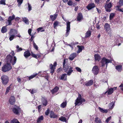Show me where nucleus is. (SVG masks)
Instances as JSON below:
<instances>
[{"label": "nucleus", "instance_id": "obj_1", "mask_svg": "<svg viewBox=\"0 0 123 123\" xmlns=\"http://www.w3.org/2000/svg\"><path fill=\"white\" fill-rule=\"evenodd\" d=\"M66 60L64 59L63 62V69L65 72L67 73V75H70L73 72V67L69 64H66Z\"/></svg>", "mask_w": 123, "mask_h": 123}, {"label": "nucleus", "instance_id": "obj_2", "mask_svg": "<svg viewBox=\"0 0 123 123\" xmlns=\"http://www.w3.org/2000/svg\"><path fill=\"white\" fill-rule=\"evenodd\" d=\"M6 59L7 62L10 63L13 65L16 62L17 58L15 56H12L11 55H9L7 56Z\"/></svg>", "mask_w": 123, "mask_h": 123}, {"label": "nucleus", "instance_id": "obj_3", "mask_svg": "<svg viewBox=\"0 0 123 123\" xmlns=\"http://www.w3.org/2000/svg\"><path fill=\"white\" fill-rule=\"evenodd\" d=\"M85 101L84 99L81 98V96L80 94H79L78 97L75 100V105L79 106L82 104Z\"/></svg>", "mask_w": 123, "mask_h": 123}, {"label": "nucleus", "instance_id": "obj_4", "mask_svg": "<svg viewBox=\"0 0 123 123\" xmlns=\"http://www.w3.org/2000/svg\"><path fill=\"white\" fill-rule=\"evenodd\" d=\"M12 67L11 64L7 63L3 65L2 68V71L4 72L8 71L10 70Z\"/></svg>", "mask_w": 123, "mask_h": 123}, {"label": "nucleus", "instance_id": "obj_5", "mask_svg": "<svg viewBox=\"0 0 123 123\" xmlns=\"http://www.w3.org/2000/svg\"><path fill=\"white\" fill-rule=\"evenodd\" d=\"M112 61H113V59L111 58L110 60H109L105 57H104L102 59L101 61L102 66H104L106 65V67H107V64L108 63H111V62Z\"/></svg>", "mask_w": 123, "mask_h": 123}, {"label": "nucleus", "instance_id": "obj_6", "mask_svg": "<svg viewBox=\"0 0 123 123\" xmlns=\"http://www.w3.org/2000/svg\"><path fill=\"white\" fill-rule=\"evenodd\" d=\"M1 80L2 81V83L4 85H5L7 84L9 81V78L6 75H4L1 77Z\"/></svg>", "mask_w": 123, "mask_h": 123}, {"label": "nucleus", "instance_id": "obj_7", "mask_svg": "<svg viewBox=\"0 0 123 123\" xmlns=\"http://www.w3.org/2000/svg\"><path fill=\"white\" fill-rule=\"evenodd\" d=\"M104 27L106 32L108 34H110L111 31L110 25L106 23L104 25Z\"/></svg>", "mask_w": 123, "mask_h": 123}, {"label": "nucleus", "instance_id": "obj_8", "mask_svg": "<svg viewBox=\"0 0 123 123\" xmlns=\"http://www.w3.org/2000/svg\"><path fill=\"white\" fill-rule=\"evenodd\" d=\"M70 22H67V29L66 30V34L65 36L67 37L69 34L70 31Z\"/></svg>", "mask_w": 123, "mask_h": 123}, {"label": "nucleus", "instance_id": "obj_9", "mask_svg": "<svg viewBox=\"0 0 123 123\" xmlns=\"http://www.w3.org/2000/svg\"><path fill=\"white\" fill-rule=\"evenodd\" d=\"M15 18V16L13 15L12 16H10L8 18L7 20L8 22L6 23L7 25H12L11 21L14 19Z\"/></svg>", "mask_w": 123, "mask_h": 123}, {"label": "nucleus", "instance_id": "obj_10", "mask_svg": "<svg viewBox=\"0 0 123 123\" xmlns=\"http://www.w3.org/2000/svg\"><path fill=\"white\" fill-rule=\"evenodd\" d=\"M12 111L14 113L18 114L21 111V109L19 107L16 105L13 108Z\"/></svg>", "mask_w": 123, "mask_h": 123}, {"label": "nucleus", "instance_id": "obj_11", "mask_svg": "<svg viewBox=\"0 0 123 123\" xmlns=\"http://www.w3.org/2000/svg\"><path fill=\"white\" fill-rule=\"evenodd\" d=\"M92 71L94 75H97L98 73L99 69L97 66H95L93 67Z\"/></svg>", "mask_w": 123, "mask_h": 123}, {"label": "nucleus", "instance_id": "obj_12", "mask_svg": "<svg viewBox=\"0 0 123 123\" xmlns=\"http://www.w3.org/2000/svg\"><path fill=\"white\" fill-rule=\"evenodd\" d=\"M111 6V3L110 2L109 3H106L105 7L106 11L107 12H110L111 10L110 8Z\"/></svg>", "mask_w": 123, "mask_h": 123}, {"label": "nucleus", "instance_id": "obj_13", "mask_svg": "<svg viewBox=\"0 0 123 123\" xmlns=\"http://www.w3.org/2000/svg\"><path fill=\"white\" fill-rule=\"evenodd\" d=\"M9 103L11 105L14 104L15 102V98L13 96H12L9 99Z\"/></svg>", "mask_w": 123, "mask_h": 123}, {"label": "nucleus", "instance_id": "obj_14", "mask_svg": "<svg viewBox=\"0 0 123 123\" xmlns=\"http://www.w3.org/2000/svg\"><path fill=\"white\" fill-rule=\"evenodd\" d=\"M95 7V5L94 3H91L88 4L87 6V9L90 10Z\"/></svg>", "mask_w": 123, "mask_h": 123}, {"label": "nucleus", "instance_id": "obj_15", "mask_svg": "<svg viewBox=\"0 0 123 123\" xmlns=\"http://www.w3.org/2000/svg\"><path fill=\"white\" fill-rule=\"evenodd\" d=\"M49 116L51 118H55L57 117V116L52 111H51L49 112Z\"/></svg>", "mask_w": 123, "mask_h": 123}, {"label": "nucleus", "instance_id": "obj_16", "mask_svg": "<svg viewBox=\"0 0 123 123\" xmlns=\"http://www.w3.org/2000/svg\"><path fill=\"white\" fill-rule=\"evenodd\" d=\"M77 55L76 53H73L70 55L69 59L71 61L73 60L76 57Z\"/></svg>", "mask_w": 123, "mask_h": 123}, {"label": "nucleus", "instance_id": "obj_17", "mask_svg": "<svg viewBox=\"0 0 123 123\" xmlns=\"http://www.w3.org/2000/svg\"><path fill=\"white\" fill-rule=\"evenodd\" d=\"M77 47L78 48V50L77 52V53L78 54L81 52L82 50L84 48V46H82L78 45L77 46Z\"/></svg>", "mask_w": 123, "mask_h": 123}, {"label": "nucleus", "instance_id": "obj_18", "mask_svg": "<svg viewBox=\"0 0 123 123\" xmlns=\"http://www.w3.org/2000/svg\"><path fill=\"white\" fill-rule=\"evenodd\" d=\"M31 55V54L29 50H27L24 53V56L26 58H28Z\"/></svg>", "mask_w": 123, "mask_h": 123}, {"label": "nucleus", "instance_id": "obj_19", "mask_svg": "<svg viewBox=\"0 0 123 123\" xmlns=\"http://www.w3.org/2000/svg\"><path fill=\"white\" fill-rule=\"evenodd\" d=\"M93 83V81L92 80H90L86 82L84 84L86 86H90L92 85Z\"/></svg>", "mask_w": 123, "mask_h": 123}, {"label": "nucleus", "instance_id": "obj_20", "mask_svg": "<svg viewBox=\"0 0 123 123\" xmlns=\"http://www.w3.org/2000/svg\"><path fill=\"white\" fill-rule=\"evenodd\" d=\"M58 14L55 13L53 15H51L50 17L52 21H54L56 18L58 16Z\"/></svg>", "mask_w": 123, "mask_h": 123}, {"label": "nucleus", "instance_id": "obj_21", "mask_svg": "<svg viewBox=\"0 0 123 123\" xmlns=\"http://www.w3.org/2000/svg\"><path fill=\"white\" fill-rule=\"evenodd\" d=\"M18 33V31L17 30L15 29H11L9 32V34L15 35Z\"/></svg>", "mask_w": 123, "mask_h": 123}, {"label": "nucleus", "instance_id": "obj_22", "mask_svg": "<svg viewBox=\"0 0 123 123\" xmlns=\"http://www.w3.org/2000/svg\"><path fill=\"white\" fill-rule=\"evenodd\" d=\"M67 74H64L61 75V79L64 80H67Z\"/></svg>", "mask_w": 123, "mask_h": 123}, {"label": "nucleus", "instance_id": "obj_23", "mask_svg": "<svg viewBox=\"0 0 123 123\" xmlns=\"http://www.w3.org/2000/svg\"><path fill=\"white\" fill-rule=\"evenodd\" d=\"M77 20L78 21H80L83 19V16L81 13H79L77 17Z\"/></svg>", "mask_w": 123, "mask_h": 123}, {"label": "nucleus", "instance_id": "obj_24", "mask_svg": "<svg viewBox=\"0 0 123 123\" xmlns=\"http://www.w3.org/2000/svg\"><path fill=\"white\" fill-rule=\"evenodd\" d=\"M42 101L43 105L46 106L47 105V101L46 99L44 98H42Z\"/></svg>", "mask_w": 123, "mask_h": 123}, {"label": "nucleus", "instance_id": "obj_25", "mask_svg": "<svg viewBox=\"0 0 123 123\" xmlns=\"http://www.w3.org/2000/svg\"><path fill=\"white\" fill-rule=\"evenodd\" d=\"M31 55L32 57L36 59H37L40 57L41 56L40 54H38L36 55L32 53H31Z\"/></svg>", "mask_w": 123, "mask_h": 123}, {"label": "nucleus", "instance_id": "obj_26", "mask_svg": "<svg viewBox=\"0 0 123 123\" xmlns=\"http://www.w3.org/2000/svg\"><path fill=\"white\" fill-rule=\"evenodd\" d=\"M95 60L99 61L100 59V55L98 54H95L94 55Z\"/></svg>", "mask_w": 123, "mask_h": 123}, {"label": "nucleus", "instance_id": "obj_27", "mask_svg": "<svg viewBox=\"0 0 123 123\" xmlns=\"http://www.w3.org/2000/svg\"><path fill=\"white\" fill-rule=\"evenodd\" d=\"M43 119V117L41 116L39 117L37 120V123H40Z\"/></svg>", "mask_w": 123, "mask_h": 123}, {"label": "nucleus", "instance_id": "obj_28", "mask_svg": "<svg viewBox=\"0 0 123 123\" xmlns=\"http://www.w3.org/2000/svg\"><path fill=\"white\" fill-rule=\"evenodd\" d=\"M91 32L89 30L87 31L85 37L87 38L90 37L91 35Z\"/></svg>", "mask_w": 123, "mask_h": 123}, {"label": "nucleus", "instance_id": "obj_29", "mask_svg": "<svg viewBox=\"0 0 123 123\" xmlns=\"http://www.w3.org/2000/svg\"><path fill=\"white\" fill-rule=\"evenodd\" d=\"M46 73V72L44 71H41L39 72L38 74H39V75L42 77H44L45 76V74Z\"/></svg>", "mask_w": 123, "mask_h": 123}, {"label": "nucleus", "instance_id": "obj_30", "mask_svg": "<svg viewBox=\"0 0 123 123\" xmlns=\"http://www.w3.org/2000/svg\"><path fill=\"white\" fill-rule=\"evenodd\" d=\"M58 89L59 88L58 87H55L51 91V92L53 94L54 93L57 92Z\"/></svg>", "mask_w": 123, "mask_h": 123}, {"label": "nucleus", "instance_id": "obj_31", "mask_svg": "<svg viewBox=\"0 0 123 123\" xmlns=\"http://www.w3.org/2000/svg\"><path fill=\"white\" fill-rule=\"evenodd\" d=\"M38 74L37 73H34L33 75H31L29 77V80H30L31 79L34 78Z\"/></svg>", "mask_w": 123, "mask_h": 123}, {"label": "nucleus", "instance_id": "obj_32", "mask_svg": "<svg viewBox=\"0 0 123 123\" xmlns=\"http://www.w3.org/2000/svg\"><path fill=\"white\" fill-rule=\"evenodd\" d=\"M116 69L119 72H121L122 70V67L121 65H118L116 67Z\"/></svg>", "mask_w": 123, "mask_h": 123}, {"label": "nucleus", "instance_id": "obj_33", "mask_svg": "<svg viewBox=\"0 0 123 123\" xmlns=\"http://www.w3.org/2000/svg\"><path fill=\"white\" fill-rule=\"evenodd\" d=\"M7 31L6 26H4L2 27L1 30V32L2 33L6 32Z\"/></svg>", "mask_w": 123, "mask_h": 123}, {"label": "nucleus", "instance_id": "obj_34", "mask_svg": "<svg viewBox=\"0 0 123 123\" xmlns=\"http://www.w3.org/2000/svg\"><path fill=\"white\" fill-rule=\"evenodd\" d=\"M50 68L51 69V73H53L54 70V67L53 66L52 64H51L50 65Z\"/></svg>", "mask_w": 123, "mask_h": 123}, {"label": "nucleus", "instance_id": "obj_35", "mask_svg": "<svg viewBox=\"0 0 123 123\" xmlns=\"http://www.w3.org/2000/svg\"><path fill=\"white\" fill-rule=\"evenodd\" d=\"M99 111L103 113H107L108 112V111L107 110L104 109H103L99 107L98 108Z\"/></svg>", "mask_w": 123, "mask_h": 123}, {"label": "nucleus", "instance_id": "obj_36", "mask_svg": "<svg viewBox=\"0 0 123 123\" xmlns=\"http://www.w3.org/2000/svg\"><path fill=\"white\" fill-rule=\"evenodd\" d=\"M59 119L60 120H61L63 122H67L66 119L65 117H62L59 118Z\"/></svg>", "mask_w": 123, "mask_h": 123}, {"label": "nucleus", "instance_id": "obj_37", "mask_svg": "<svg viewBox=\"0 0 123 123\" xmlns=\"http://www.w3.org/2000/svg\"><path fill=\"white\" fill-rule=\"evenodd\" d=\"M67 102L66 101L63 102L61 105V107L63 108H64L66 106Z\"/></svg>", "mask_w": 123, "mask_h": 123}, {"label": "nucleus", "instance_id": "obj_38", "mask_svg": "<svg viewBox=\"0 0 123 123\" xmlns=\"http://www.w3.org/2000/svg\"><path fill=\"white\" fill-rule=\"evenodd\" d=\"M23 21L26 24H29V21L28 19L26 18H23Z\"/></svg>", "mask_w": 123, "mask_h": 123}, {"label": "nucleus", "instance_id": "obj_39", "mask_svg": "<svg viewBox=\"0 0 123 123\" xmlns=\"http://www.w3.org/2000/svg\"><path fill=\"white\" fill-rule=\"evenodd\" d=\"M114 102H112L109 104V107L110 109H112L114 106Z\"/></svg>", "mask_w": 123, "mask_h": 123}, {"label": "nucleus", "instance_id": "obj_40", "mask_svg": "<svg viewBox=\"0 0 123 123\" xmlns=\"http://www.w3.org/2000/svg\"><path fill=\"white\" fill-rule=\"evenodd\" d=\"M95 121L96 123H102L100 119L98 117L95 118Z\"/></svg>", "mask_w": 123, "mask_h": 123}, {"label": "nucleus", "instance_id": "obj_41", "mask_svg": "<svg viewBox=\"0 0 123 123\" xmlns=\"http://www.w3.org/2000/svg\"><path fill=\"white\" fill-rule=\"evenodd\" d=\"M37 30L38 32L39 31H40L41 32H43L45 31L43 29V27H41L38 28L37 29Z\"/></svg>", "mask_w": 123, "mask_h": 123}, {"label": "nucleus", "instance_id": "obj_42", "mask_svg": "<svg viewBox=\"0 0 123 123\" xmlns=\"http://www.w3.org/2000/svg\"><path fill=\"white\" fill-rule=\"evenodd\" d=\"M9 35H10V37L9 39L10 41H11L15 37V35L11 34H9Z\"/></svg>", "mask_w": 123, "mask_h": 123}, {"label": "nucleus", "instance_id": "obj_43", "mask_svg": "<svg viewBox=\"0 0 123 123\" xmlns=\"http://www.w3.org/2000/svg\"><path fill=\"white\" fill-rule=\"evenodd\" d=\"M108 92V94L109 95H110L112 94L113 92V89L111 88L108 89L107 91Z\"/></svg>", "mask_w": 123, "mask_h": 123}, {"label": "nucleus", "instance_id": "obj_44", "mask_svg": "<svg viewBox=\"0 0 123 123\" xmlns=\"http://www.w3.org/2000/svg\"><path fill=\"white\" fill-rule=\"evenodd\" d=\"M59 24V22L57 21H55L53 24L54 27V28H55Z\"/></svg>", "mask_w": 123, "mask_h": 123}, {"label": "nucleus", "instance_id": "obj_45", "mask_svg": "<svg viewBox=\"0 0 123 123\" xmlns=\"http://www.w3.org/2000/svg\"><path fill=\"white\" fill-rule=\"evenodd\" d=\"M23 0H17V2L18 3V5L19 6L23 2Z\"/></svg>", "mask_w": 123, "mask_h": 123}, {"label": "nucleus", "instance_id": "obj_46", "mask_svg": "<svg viewBox=\"0 0 123 123\" xmlns=\"http://www.w3.org/2000/svg\"><path fill=\"white\" fill-rule=\"evenodd\" d=\"M32 94H34V93L37 92V91L35 89H32V90H28Z\"/></svg>", "mask_w": 123, "mask_h": 123}, {"label": "nucleus", "instance_id": "obj_47", "mask_svg": "<svg viewBox=\"0 0 123 123\" xmlns=\"http://www.w3.org/2000/svg\"><path fill=\"white\" fill-rule=\"evenodd\" d=\"M18 121V120L17 119H14L11 121V123H16Z\"/></svg>", "mask_w": 123, "mask_h": 123}, {"label": "nucleus", "instance_id": "obj_48", "mask_svg": "<svg viewBox=\"0 0 123 123\" xmlns=\"http://www.w3.org/2000/svg\"><path fill=\"white\" fill-rule=\"evenodd\" d=\"M115 14L113 13H111L110 15V20H111L112 19L114 16Z\"/></svg>", "mask_w": 123, "mask_h": 123}, {"label": "nucleus", "instance_id": "obj_49", "mask_svg": "<svg viewBox=\"0 0 123 123\" xmlns=\"http://www.w3.org/2000/svg\"><path fill=\"white\" fill-rule=\"evenodd\" d=\"M16 48L17 49V51L18 52L20 51L23 50L21 48H20L18 45L16 46Z\"/></svg>", "mask_w": 123, "mask_h": 123}, {"label": "nucleus", "instance_id": "obj_50", "mask_svg": "<svg viewBox=\"0 0 123 123\" xmlns=\"http://www.w3.org/2000/svg\"><path fill=\"white\" fill-rule=\"evenodd\" d=\"M75 69L77 71L80 73H81V70L80 68L76 67L75 68Z\"/></svg>", "mask_w": 123, "mask_h": 123}, {"label": "nucleus", "instance_id": "obj_51", "mask_svg": "<svg viewBox=\"0 0 123 123\" xmlns=\"http://www.w3.org/2000/svg\"><path fill=\"white\" fill-rule=\"evenodd\" d=\"M11 85H10L9 87H8L6 89V91L5 93L6 94H7L9 92L10 88V86Z\"/></svg>", "mask_w": 123, "mask_h": 123}, {"label": "nucleus", "instance_id": "obj_52", "mask_svg": "<svg viewBox=\"0 0 123 123\" xmlns=\"http://www.w3.org/2000/svg\"><path fill=\"white\" fill-rule=\"evenodd\" d=\"M6 0H1L0 1V4L5 5Z\"/></svg>", "mask_w": 123, "mask_h": 123}, {"label": "nucleus", "instance_id": "obj_53", "mask_svg": "<svg viewBox=\"0 0 123 123\" xmlns=\"http://www.w3.org/2000/svg\"><path fill=\"white\" fill-rule=\"evenodd\" d=\"M118 3L120 6L123 5V0H120Z\"/></svg>", "mask_w": 123, "mask_h": 123}, {"label": "nucleus", "instance_id": "obj_54", "mask_svg": "<svg viewBox=\"0 0 123 123\" xmlns=\"http://www.w3.org/2000/svg\"><path fill=\"white\" fill-rule=\"evenodd\" d=\"M72 1L71 0H69L67 3V4L69 6L71 5H72Z\"/></svg>", "mask_w": 123, "mask_h": 123}, {"label": "nucleus", "instance_id": "obj_55", "mask_svg": "<svg viewBox=\"0 0 123 123\" xmlns=\"http://www.w3.org/2000/svg\"><path fill=\"white\" fill-rule=\"evenodd\" d=\"M111 116L108 117L105 121L107 123H108L111 120Z\"/></svg>", "mask_w": 123, "mask_h": 123}, {"label": "nucleus", "instance_id": "obj_56", "mask_svg": "<svg viewBox=\"0 0 123 123\" xmlns=\"http://www.w3.org/2000/svg\"><path fill=\"white\" fill-rule=\"evenodd\" d=\"M33 45L34 48L36 50H37L38 49V47L37 45H36V44L34 43V42H33Z\"/></svg>", "mask_w": 123, "mask_h": 123}, {"label": "nucleus", "instance_id": "obj_57", "mask_svg": "<svg viewBox=\"0 0 123 123\" xmlns=\"http://www.w3.org/2000/svg\"><path fill=\"white\" fill-rule=\"evenodd\" d=\"M49 109H48L45 112V114L47 115L48 116L49 115Z\"/></svg>", "mask_w": 123, "mask_h": 123}, {"label": "nucleus", "instance_id": "obj_58", "mask_svg": "<svg viewBox=\"0 0 123 123\" xmlns=\"http://www.w3.org/2000/svg\"><path fill=\"white\" fill-rule=\"evenodd\" d=\"M28 11H30L31 10V5L29 4V3H28Z\"/></svg>", "mask_w": 123, "mask_h": 123}, {"label": "nucleus", "instance_id": "obj_59", "mask_svg": "<svg viewBox=\"0 0 123 123\" xmlns=\"http://www.w3.org/2000/svg\"><path fill=\"white\" fill-rule=\"evenodd\" d=\"M45 76L44 77H45V78L47 79V80H48V74H46H46H45Z\"/></svg>", "mask_w": 123, "mask_h": 123}, {"label": "nucleus", "instance_id": "obj_60", "mask_svg": "<svg viewBox=\"0 0 123 123\" xmlns=\"http://www.w3.org/2000/svg\"><path fill=\"white\" fill-rule=\"evenodd\" d=\"M119 86L121 87V90L123 91V84H121Z\"/></svg>", "mask_w": 123, "mask_h": 123}, {"label": "nucleus", "instance_id": "obj_61", "mask_svg": "<svg viewBox=\"0 0 123 123\" xmlns=\"http://www.w3.org/2000/svg\"><path fill=\"white\" fill-rule=\"evenodd\" d=\"M31 29H29L28 30V33L30 35H31Z\"/></svg>", "mask_w": 123, "mask_h": 123}, {"label": "nucleus", "instance_id": "obj_62", "mask_svg": "<svg viewBox=\"0 0 123 123\" xmlns=\"http://www.w3.org/2000/svg\"><path fill=\"white\" fill-rule=\"evenodd\" d=\"M11 54L12 55V56H13H13L15 54H14V52L13 51H12L11 53Z\"/></svg>", "mask_w": 123, "mask_h": 123}, {"label": "nucleus", "instance_id": "obj_63", "mask_svg": "<svg viewBox=\"0 0 123 123\" xmlns=\"http://www.w3.org/2000/svg\"><path fill=\"white\" fill-rule=\"evenodd\" d=\"M17 80L18 82H20L21 81V80L20 78H17Z\"/></svg>", "mask_w": 123, "mask_h": 123}, {"label": "nucleus", "instance_id": "obj_64", "mask_svg": "<svg viewBox=\"0 0 123 123\" xmlns=\"http://www.w3.org/2000/svg\"><path fill=\"white\" fill-rule=\"evenodd\" d=\"M96 28L98 29H99L100 28V26L99 25H96Z\"/></svg>", "mask_w": 123, "mask_h": 123}]
</instances>
